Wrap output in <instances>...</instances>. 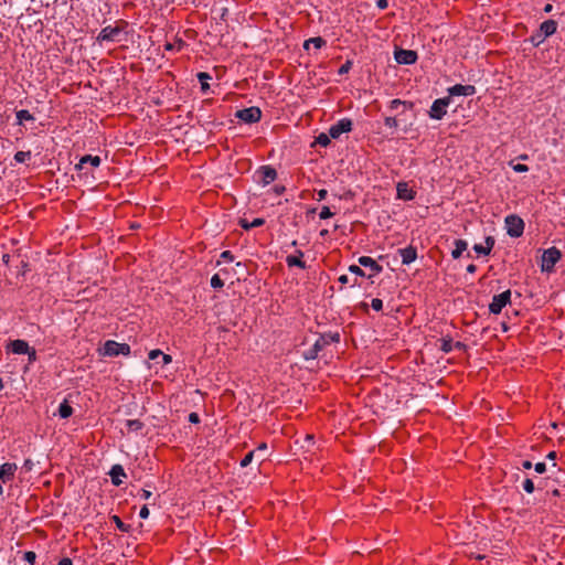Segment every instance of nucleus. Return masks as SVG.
Instances as JSON below:
<instances>
[{
    "label": "nucleus",
    "mask_w": 565,
    "mask_h": 565,
    "mask_svg": "<svg viewBox=\"0 0 565 565\" xmlns=\"http://www.w3.org/2000/svg\"><path fill=\"white\" fill-rule=\"evenodd\" d=\"M522 467H523L524 469H531V468H532V462H531L530 460H524V461L522 462Z\"/></svg>",
    "instance_id": "obj_62"
},
{
    "label": "nucleus",
    "mask_w": 565,
    "mask_h": 565,
    "mask_svg": "<svg viewBox=\"0 0 565 565\" xmlns=\"http://www.w3.org/2000/svg\"><path fill=\"white\" fill-rule=\"evenodd\" d=\"M473 250L479 254V255H484V256H488L489 255V248L488 247H484L482 244H475L473 245Z\"/></svg>",
    "instance_id": "obj_40"
},
{
    "label": "nucleus",
    "mask_w": 565,
    "mask_h": 565,
    "mask_svg": "<svg viewBox=\"0 0 565 565\" xmlns=\"http://www.w3.org/2000/svg\"><path fill=\"white\" fill-rule=\"evenodd\" d=\"M399 106H403L404 109H413L415 104L409 100H401V99L396 98V99L391 100L390 105H388L390 109H392V110L397 109Z\"/></svg>",
    "instance_id": "obj_25"
},
{
    "label": "nucleus",
    "mask_w": 565,
    "mask_h": 565,
    "mask_svg": "<svg viewBox=\"0 0 565 565\" xmlns=\"http://www.w3.org/2000/svg\"><path fill=\"white\" fill-rule=\"evenodd\" d=\"M109 476L113 484L118 487L122 483L121 477H126V472L121 465H114L109 471Z\"/></svg>",
    "instance_id": "obj_18"
},
{
    "label": "nucleus",
    "mask_w": 565,
    "mask_h": 565,
    "mask_svg": "<svg viewBox=\"0 0 565 565\" xmlns=\"http://www.w3.org/2000/svg\"><path fill=\"white\" fill-rule=\"evenodd\" d=\"M264 224H265V220L262 217L254 218L252 222L247 221L246 218L239 220L241 227L246 231L252 230L254 227L263 226Z\"/></svg>",
    "instance_id": "obj_22"
},
{
    "label": "nucleus",
    "mask_w": 565,
    "mask_h": 565,
    "mask_svg": "<svg viewBox=\"0 0 565 565\" xmlns=\"http://www.w3.org/2000/svg\"><path fill=\"white\" fill-rule=\"evenodd\" d=\"M349 271L356 275V276H360V277H364L365 276V273L364 270L360 267V264L359 265H351L349 267Z\"/></svg>",
    "instance_id": "obj_41"
},
{
    "label": "nucleus",
    "mask_w": 565,
    "mask_h": 565,
    "mask_svg": "<svg viewBox=\"0 0 565 565\" xmlns=\"http://www.w3.org/2000/svg\"><path fill=\"white\" fill-rule=\"evenodd\" d=\"M17 124L22 125L23 121H33L34 116L26 109H21L15 113Z\"/></svg>",
    "instance_id": "obj_26"
},
{
    "label": "nucleus",
    "mask_w": 565,
    "mask_h": 565,
    "mask_svg": "<svg viewBox=\"0 0 565 565\" xmlns=\"http://www.w3.org/2000/svg\"><path fill=\"white\" fill-rule=\"evenodd\" d=\"M189 422L192 423V424H198L200 423V416L198 413H190L189 414Z\"/></svg>",
    "instance_id": "obj_50"
},
{
    "label": "nucleus",
    "mask_w": 565,
    "mask_h": 565,
    "mask_svg": "<svg viewBox=\"0 0 565 565\" xmlns=\"http://www.w3.org/2000/svg\"><path fill=\"white\" fill-rule=\"evenodd\" d=\"M23 467L26 469V470H31L32 467H33V462L31 459H25L24 460V463H23Z\"/></svg>",
    "instance_id": "obj_59"
},
{
    "label": "nucleus",
    "mask_w": 565,
    "mask_h": 565,
    "mask_svg": "<svg viewBox=\"0 0 565 565\" xmlns=\"http://www.w3.org/2000/svg\"><path fill=\"white\" fill-rule=\"evenodd\" d=\"M211 75L206 72H200L198 73V79L201 84V90L202 93H206L210 89L209 81L211 79Z\"/></svg>",
    "instance_id": "obj_27"
},
{
    "label": "nucleus",
    "mask_w": 565,
    "mask_h": 565,
    "mask_svg": "<svg viewBox=\"0 0 565 565\" xmlns=\"http://www.w3.org/2000/svg\"><path fill=\"white\" fill-rule=\"evenodd\" d=\"M102 160L98 156L86 154L81 158L78 164H76V169H83L85 164L89 163L92 167H98Z\"/></svg>",
    "instance_id": "obj_21"
},
{
    "label": "nucleus",
    "mask_w": 565,
    "mask_h": 565,
    "mask_svg": "<svg viewBox=\"0 0 565 565\" xmlns=\"http://www.w3.org/2000/svg\"><path fill=\"white\" fill-rule=\"evenodd\" d=\"M384 125L395 130L398 127V120L396 117L387 116L384 118Z\"/></svg>",
    "instance_id": "obj_34"
},
{
    "label": "nucleus",
    "mask_w": 565,
    "mask_h": 565,
    "mask_svg": "<svg viewBox=\"0 0 565 565\" xmlns=\"http://www.w3.org/2000/svg\"><path fill=\"white\" fill-rule=\"evenodd\" d=\"M358 262L360 266L369 268L372 271V275L369 277L376 276L383 271V267L370 256H361Z\"/></svg>",
    "instance_id": "obj_12"
},
{
    "label": "nucleus",
    "mask_w": 565,
    "mask_h": 565,
    "mask_svg": "<svg viewBox=\"0 0 565 565\" xmlns=\"http://www.w3.org/2000/svg\"><path fill=\"white\" fill-rule=\"evenodd\" d=\"M450 104V96L449 97H443L434 100L433 105L430 106V109L428 111V116L431 119L440 120L444 118V116L447 114V107Z\"/></svg>",
    "instance_id": "obj_5"
},
{
    "label": "nucleus",
    "mask_w": 565,
    "mask_h": 565,
    "mask_svg": "<svg viewBox=\"0 0 565 565\" xmlns=\"http://www.w3.org/2000/svg\"><path fill=\"white\" fill-rule=\"evenodd\" d=\"M32 157L31 154V151H18L15 154H14V160L15 162L18 163H24L26 162L28 160H30Z\"/></svg>",
    "instance_id": "obj_33"
},
{
    "label": "nucleus",
    "mask_w": 565,
    "mask_h": 565,
    "mask_svg": "<svg viewBox=\"0 0 565 565\" xmlns=\"http://www.w3.org/2000/svg\"><path fill=\"white\" fill-rule=\"evenodd\" d=\"M36 558V554L33 551H28L23 554V559L30 565H33Z\"/></svg>",
    "instance_id": "obj_39"
},
{
    "label": "nucleus",
    "mask_w": 565,
    "mask_h": 565,
    "mask_svg": "<svg viewBox=\"0 0 565 565\" xmlns=\"http://www.w3.org/2000/svg\"><path fill=\"white\" fill-rule=\"evenodd\" d=\"M143 424L139 419H129L127 420V427L129 430H140Z\"/></svg>",
    "instance_id": "obj_36"
},
{
    "label": "nucleus",
    "mask_w": 565,
    "mask_h": 565,
    "mask_svg": "<svg viewBox=\"0 0 565 565\" xmlns=\"http://www.w3.org/2000/svg\"><path fill=\"white\" fill-rule=\"evenodd\" d=\"M266 449H267V444H265V443H262V444L257 447V450H258V451L266 450Z\"/></svg>",
    "instance_id": "obj_64"
},
{
    "label": "nucleus",
    "mask_w": 565,
    "mask_h": 565,
    "mask_svg": "<svg viewBox=\"0 0 565 565\" xmlns=\"http://www.w3.org/2000/svg\"><path fill=\"white\" fill-rule=\"evenodd\" d=\"M330 132L328 134L321 132L316 137V143L320 145L321 147H327L330 145L331 141Z\"/></svg>",
    "instance_id": "obj_30"
},
{
    "label": "nucleus",
    "mask_w": 565,
    "mask_h": 565,
    "mask_svg": "<svg viewBox=\"0 0 565 565\" xmlns=\"http://www.w3.org/2000/svg\"><path fill=\"white\" fill-rule=\"evenodd\" d=\"M439 349L444 352V353H449L452 351L454 349V341L451 338H443L440 340V347Z\"/></svg>",
    "instance_id": "obj_29"
},
{
    "label": "nucleus",
    "mask_w": 565,
    "mask_h": 565,
    "mask_svg": "<svg viewBox=\"0 0 565 565\" xmlns=\"http://www.w3.org/2000/svg\"><path fill=\"white\" fill-rule=\"evenodd\" d=\"M235 117L245 124H255L262 119V110L259 107L252 106L237 110Z\"/></svg>",
    "instance_id": "obj_6"
},
{
    "label": "nucleus",
    "mask_w": 565,
    "mask_h": 565,
    "mask_svg": "<svg viewBox=\"0 0 565 565\" xmlns=\"http://www.w3.org/2000/svg\"><path fill=\"white\" fill-rule=\"evenodd\" d=\"M512 166V169L515 171V172H527L529 171V167L526 164H523V163H515V164H511Z\"/></svg>",
    "instance_id": "obj_46"
},
{
    "label": "nucleus",
    "mask_w": 565,
    "mask_h": 565,
    "mask_svg": "<svg viewBox=\"0 0 565 565\" xmlns=\"http://www.w3.org/2000/svg\"><path fill=\"white\" fill-rule=\"evenodd\" d=\"M511 290L507 289L499 295H494L492 297V301L489 305V312L492 315H499L501 313L502 309L511 303Z\"/></svg>",
    "instance_id": "obj_3"
},
{
    "label": "nucleus",
    "mask_w": 565,
    "mask_h": 565,
    "mask_svg": "<svg viewBox=\"0 0 565 565\" xmlns=\"http://www.w3.org/2000/svg\"><path fill=\"white\" fill-rule=\"evenodd\" d=\"M224 286L223 279H221L218 274H215L211 278V287L214 289H220Z\"/></svg>",
    "instance_id": "obj_35"
},
{
    "label": "nucleus",
    "mask_w": 565,
    "mask_h": 565,
    "mask_svg": "<svg viewBox=\"0 0 565 565\" xmlns=\"http://www.w3.org/2000/svg\"><path fill=\"white\" fill-rule=\"evenodd\" d=\"M139 516L141 519H147L149 516V509L147 505H143L139 511Z\"/></svg>",
    "instance_id": "obj_53"
},
{
    "label": "nucleus",
    "mask_w": 565,
    "mask_h": 565,
    "mask_svg": "<svg viewBox=\"0 0 565 565\" xmlns=\"http://www.w3.org/2000/svg\"><path fill=\"white\" fill-rule=\"evenodd\" d=\"M303 253L301 250H297L295 255H288L286 257V264L289 267H299L301 269L306 268V263L302 260Z\"/></svg>",
    "instance_id": "obj_19"
},
{
    "label": "nucleus",
    "mask_w": 565,
    "mask_h": 565,
    "mask_svg": "<svg viewBox=\"0 0 565 565\" xmlns=\"http://www.w3.org/2000/svg\"><path fill=\"white\" fill-rule=\"evenodd\" d=\"M534 469L537 473H544L546 471V465L544 462H537Z\"/></svg>",
    "instance_id": "obj_49"
},
{
    "label": "nucleus",
    "mask_w": 565,
    "mask_h": 565,
    "mask_svg": "<svg viewBox=\"0 0 565 565\" xmlns=\"http://www.w3.org/2000/svg\"><path fill=\"white\" fill-rule=\"evenodd\" d=\"M371 307L375 311H381L383 308V301L379 298H374V299H372Z\"/></svg>",
    "instance_id": "obj_44"
},
{
    "label": "nucleus",
    "mask_w": 565,
    "mask_h": 565,
    "mask_svg": "<svg viewBox=\"0 0 565 565\" xmlns=\"http://www.w3.org/2000/svg\"><path fill=\"white\" fill-rule=\"evenodd\" d=\"M257 173L260 175V182L264 185L274 182L277 178V171L271 166H262Z\"/></svg>",
    "instance_id": "obj_13"
},
{
    "label": "nucleus",
    "mask_w": 565,
    "mask_h": 565,
    "mask_svg": "<svg viewBox=\"0 0 565 565\" xmlns=\"http://www.w3.org/2000/svg\"><path fill=\"white\" fill-rule=\"evenodd\" d=\"M394 57L398 64L412 65L417 61L418 55L416 51L399 49L395 51Z\"/></svg>",
    "instance_id": "obj_10"
},
{
    "label": "nucleus",
    "mask_w": 565,
    "mask_h": 565,
    "mask_svg": "<svg viewBox=\"0 0 565 565\" xmlns=\"http://www.w3.org/2000/svg\"><path fill=\"white\" fill-rule=\"evenodd\" d=\"M161 354H162V351H160L158 349L157 350H151L149 352V359L150 360H156L158 356H161Z\"/></svg>",
    "instance_id": "obj_54"
},
{
    "label": "nucleus",
    "mask_w": 565,
    "mask_h": 565,
    "mask_svg": "<svg viewBox=\"0 0 565 565\" xmlns=\"http://www.w3.org/2000/svg\"><path fill=\"white\" fill-rule=\"evenodd\" d=\"M327 195H328V191L326 189H320L317 192V196H318L317 200L322 201L327 198Z\"/></svg>",
    "instance_id": "obj_52"
},
{
    "label": "nucleus",
    "mask_w": 565,
    "mask_h": 565,
    "mask_svg": "<svg viewBox=\"0 0 565 565\" xmlns=\"http://www.w3.org/2000/svg\"><path fill=\"white\" fill-rule=\"evenodd\" d=\"M29 348V343L21 339L12 340L7 344V351L13 354H25Z\"/></svg>",
    "instance_id": "obj_15"
},
{
    "label": "nucleus",
    "mask_w": 565,
    "mask_h": 565,
    "mask_svg": "<svg viewBox=\"0 0 565 565\" xmlns=\"http://www.w3.org/2000/svg\"><path fill=\"white\" fill-rule=\"evenodd\" d=\"M467 242L465 239H456L455 241V248L451 252V256L454 259H458L462 253L467 249Z\"/></svg>",
    "instance_id": "obj_23"
},
{
    "label": "nucleus",
    "mask_w": 565,
    "mask_h": 565,
    "mask_svg": "<svg viewBox=\"0 0 565 565\" xmlns=\"http://www.w3.org/2000/svg\"><path fill=\"white\" fill-rule=\"evenodd\" d=\"M18 466L14 462H4L0 466V495L3 493L2 484L14 479Z\"/></svg>",
    "instance_id": "obj_7"
},
{
    "label": "nucleus",
    "mask_w": 565,
    "mask_h": 565,
    "mask_svg": "<svg viewBox=\"0 0 565 565\" xmlns=\"http://www.w3.org/2000/svg\"><path fill=\"white\" fill-rule=\"evenodd\" d=\"M312 44L316 49H321L326 45V40L321 36L310 38L309 40L305 41L303 47L308 49L309 45Z\"/></svg>",
    "instance_id": "obj_28"
},
{
    "label": "nucleus",
    "mask_w": 565,
    "mask_h": 565,
    "mask_svg": "<svg viewBox=\"0 0 565 565\" xmlns=\"http://www.w3.org/2000/svg\"><path fill=\"white\" fill-rule=\"evenodd\" d=\"M397 199L412 201L415 199L416 192L408 186L406 182H398L396 185Z\"/></svg>",
    "instance_id": "obj_17"
},
{
    "label": "nucleus",
    "mask_w": 565,
    "mask_h": 565,
    "mask_svg": "<svg viewBox=\"0 0 565 565\" xmlns=\"http://www.w3.org/2000/svg\"><path fill=\"white\" fill-rule=\"evenodd\" d=\"M450 96H472L476 94V87L473 85H461L456 84L448 88Z\"/></svg>",
    "instance_id": "obj_14"
},
{
    "label": "nucleus",
    "mask_w": 565,
    "mask_h": 565,
    "mask_svg": "<svg viewBox=\"0 0 565 565\" xmlns=\"http://www.w3.org/2000/svg\"><path fill=\"white\" fill-rule=\"evenodd\" d=\"M523 490L527 493H532L534 491V482L532 481V479L530 478H526L524 481H523Z\"/></svg>",
    "instance_id": "obj_37"
},
{
    "label": "nucleus",
    "mask_w": 565,
    "mask_h": 565,
    "mask_svg": "<svg viewBox=\"0 0 565 565\" xmlns=\"http://www.w3.org/2000/svg\"><path fill=\"white\" fill-rule=\"evenodd\" d=\"M161 358H162V363H163V365H167V364H169V363H171V362H172V358H171V355H169V354H164V353L162 352Z\"/></svg>",
    "instance_id": "obj_56"
},
{
    "label": "nucleus",
    "mask_w": 565,
    "mask_h": 565,
    "mask_svg": "<svg viewBox=\"0 0 565 565\" xmlns=\"http://www.w3.org/2000/svg\"><path fill=\"white\" fill-rule=\"evenodd\" d=\"M151 495H152V492L150 490H147V489H142L141 490V498L142 499L148 500V499H150Z\"/></svg>",
    "instance_id": "obj_58"
},
{
    "label": "nucleus",
    "mask_w": 565,
    "mask_h": 565,
    "mask_svg": "<svg viewBox=\"0 0 565 565\" xmlns=\"http://www.w3.org/2000/svg\"><path fill=\"white\" fill-rule=\"evenodd\" d=\"M57 565H73V561L68 557H63L58 561Z\"/></svg>",
    "instance_id": "obj_57"
},
{
    "label": "nucleus",
    "mask_w": 565,
    "mask_h": 565,
    "mask_svg": "<svg viewBox=\"0 0 565 565\" xmlns=\"http://www.w3.org/2000/svg\"><path fill=\"white\" fill-rule=\"evenodd\" d=\"M121 33V29L118 26L107 25L103 28L97 35L98 42H114L117 41L118 35Z\"/></svg>",
    "instance_id": "obj_11"
},
{
    "label": "nucleus",
    "mask_w": 565,
    "mask_h": 565,
    "mask_svg": "<svg viewBox=\"0 0 565 565\" xmlns=\"http://www.w3.org/2000/svg\"><path fill=\"white\" fill-rule=\"evenodd\" d=\"M111 521L115 523L116 527L124 533L129 532L130 525L124 523L118 515H113Z\"/></svg>",
    "instance_id": "obj_31"
},
{
    "label": "nucleus",
    "mask_w": 565,
    "mask_h": 565,
    "mask_svg": "<svg viewBox=\"0 0 565 565\" xmlns=\"http://www.w3.org/2000/svg\"><path fill=\"white\" fill-rule=\"evenodd\" d=\"M333 216V213L331 212L330 207L329 206H322L321 211H320V214H319V217L321 220H327L329 217Z\"/></svg>",
    "instance_id": "obj_42"
},
{
    "label": "nucleus",
    "mask_w": 565,
    "mask_h": 565,
    "mask_svg": "<svg viewBox=\"0 0 565 565\" xmlns=\"http://www.w3.org/2000/svg\"><path fill=\"white\" fill-rule=\"evenodd\" d=\"M29 359V363H33L36 361V351L34 348L30 347L29 352L25 353Z\"/></svg>",
    "instance_id": "obj_47"
},
{
    "label": "nucleus",
    "mask_w": 565,
    "mask_h": 565,
    "mask_svg": "<svg viewBox=\"0 0 565 565\" xmlns=\"http://www.w3.org/2000/svg\"><path fill=\"white\" fill-rule=\"evenodd\" d=\"M184 44L185 43L182 40L179 39V40L174 41L173 43H169V42L166 43L164 44V50L166 51H177V52H179V51L182 50Z\"/></svg>",
    "instance_id": "obj_32"
},
{
    "label": "nucleus",
    "mask_w": 565,
    "mask_h": 565,
    "mask_svg": "<svg viewBox=\"0 0 565 565\" xmlns=\"http://www.w3.org/2000/svg\"><path fill=\"white\" fill-rule=\"evenodd\" d=\"M327 337V340L329 341V344L331 342H338L340 337H339V333H329V334H324Z\"/></svg>",
    "instance_id": "obj_51"
},
{
    "label": "nucleus",
    "mask_w": 565,
    "mask_h": 565,
    "mask_svg": "<svg viewBox=\"0 0 565 565\" xmlns=\"http://www.w3.org/2000/svg\"><path fill=\"white\" fill-rule=\"evenodd\" d=\"M73 407L68 404V402L66 399H64L60 406H58V411H57V414L61 418H68L73 415Z\"/></svg>",
    "instance_id": "obj_24"
},
{
    "label": "nucleus",
    "mask_w": 565,
    "mask_h": 565,
    "mask_svg": "<svg viewBox=\"0 0 565 565\" xmlns=\"http://www.w3.org/2000/svg\"><path fill=\"white\" fill-rule=\"evenodd\" d=\"M254 454H255V451L252 450V451H249L248 454L245 455V457L241 460V467L242 468L247 467L252 462V460L254 458Z\"/></svg>",
    "instance_id": "obj_38"
},
{
    "label": "nucleus",
    "mask_w": 565,
    "mask_h": 565,
    "mask_svg": "<svg viewBox=\"0 0 565 565\" xmlns=\"http://www.w3.org/2000/svg\"><path fill=\"white\" fill-rule=\"evenodd\" d=\"M130 345L127 343H118L114 340H107L103 348V355L106 356H117V355H129L130 354Z\"/></svg>",
    "instance_id": "obj_2"
},
{
    "label": "nucleus",
    "mask_w": 565,
    "mask_h": 565,
    "mask_svg": "<svg viewBox=\"0 0 565 565\" xmlns=\"http://www.w3.org/2000/svg\"><path fill=\"white\" fill-rule=\"evenodd\" d=\"M556 29L557 23L554 20H546L540 26V31L544 35L543 39L553 35L556 32Z\"/></svg>",
    "instance_id": "obj_20"
},
{
    "label": "nucleus",
    "mask_w": 565,
    "mask_h": 565,
    "mask_svg": "<svg viewBox=\"0 0 565 565\" xmlns=\"http://www.w3.org/2000/svg\"><path fill=\"white\" fill-rule=\"evenodd\" d=\"M505 227L507 233L511 237H520L524 232V222L523 220L518 215H508L505 217Z\"/></svg>",
    "instance_id": "obj_4"
},
{
    "label": "nucleus",
    "mask_w": 565,
    "mask_h": 565,
    "mask_svg": "<svg viewBox=\"0 0 565 565\" xmlns=\"http://www.w3.org/2000/svg\"><path fill=\"white\" fill-rule=\"evenodd\" d=\"M338 280H339V282L344 285V284L349 282V277L347 275H341Z\"/></svg>",
    "instance_id": "obj_61"
},
{
    "label": "nucleus",
    "mask_w": 565,
    "mask_h": 565,
    "mask_svg": "<svg viewBox=\"0 0 565 565\" xmlns=\"http://www.w3.org/2000/svg\"><path fill=\"white\" fill-rule=\"evenodd\" d=\"M467 271L469 274H475L477 271V266L475 264H470L467 266Z\"/></svg>",
    "instance_id": "obj_60"
},
{
    "label": "nucleus",
    "mask_w": 565,
    "mask_h": 565,
    "mask_svg": "<svg viewBox=\"0 0 565 565\" xmlns=\"http://www.w3.org/2000/svg\"><path fill=\"white\" fill-rule=\"evenodd\" d=\"M398 254L402 258V264L409 265L417 258V248L413 245H408L405 248H399Z\"/></svg>",
    "instance_id": "obj_16"
},
{
    "label": "nucleus",
    "mask_w": 565,
    "mask_h": 565,
    "mask_svg": "<svg viewBox=\"0 0 565 565\" xmlns=\"http://www.w3.org/2000/svg\"><path fill=\"white\" fill-rule=\"evenodd\" d=\"M329 344V341L327 340L326 335H319L315 343L308 349L302 352V356L305 360H315L319 352Z\"/></svg>",
    "instance_id": "obj_9"
},
{
    "label": "nucleus",
    "mask_w": 565,
    "mask_h": 565,
    "mask_svg": "<svg viewBox=\"0 0 565 565\" xmlns=\"http://www.w3.org/2000/svg\"><path fill=\"white\" fill-rule=\"evenodd\" d=\"M220 257H221V259H223L225 262H233L234 260V256H233L231 250L222 252Z\"/></svg>",
    "instance_id": "obj_48"
},
{
    "label": "nucleus",
    "mask_w": 565,
    "mask_h": 565,
    "mask_svg": "<svg viewBox=\"0 0 565 565\" xmlns=\"http://www.w3.org/2000/svg\"><path fill=\"white\" fill-rule=\"evenodd\" d=\"M495 239L492 236H487L484 239V247L489 248V254L491 253L492 248L494 247Z\"/></svg>",
    "instance_id": "obj_45"
},
{
    "label": "nucleus",
    "mask_w": 565,
    "mask_h": 565,
    "mask_svg": "<svg viewBox=\"0 0 565 565\" xmlns=\"http://www.w3.org/2000/svg\"><path fill=\"white\" fill-rule=\"evenodd\" d=\"M562 258V253L556 247H550L543 252L541 260V270L543 273H552L556 263Z\"/></svg>",
    "instance_id": "obj_1"
},
{
    "label": "nucleus",
    "mask_w": 565,
    "mask_h": 565,
    "mask_svg": "<svg viewBox=\"0 0 565 565\" xmlns=\"http://www.w3.org/2000/svg\"><path fill=\"white\" fill-rule=\"evenodd\" d=\"M376 6L381 10H385L388 7L387 0H377Z\"/></svg>",
    "instance_id": "obj_55"
},
{
    "label": "nucleus",
    "mask_w": 565,
    "mask_h": 565,
    "mask_svg": "<svg viewBox=\"0 0 565 565\" xmlns=\"http://www.w3.org/2000/svg\"><path fill=\"white\" fill-rule=\"evenodd\" d=\"M353 128V122L350 118H342L329 128L332 139H338L344 132H350Z\"/></svg>",
    "instance_id": "obj_8"
},
{
    "label": "nucleus",
    "mask_w": 565,
    "mask_h": 565,
    "mask_svg": "<svg viewBox=\"0 0 565 565\" xmlns=\"http://www.w3.org/2000/svg\"><path fill=\"white\" fill-rule=\"evenodd\" d=\"M547 459H551V460H554L556 458V452L555 451H551L547 454L546 456Z\"/></svg>",
    "instance_id": "obj_63"
},
{
    "label": "nucleus",
    "mask_w": 565,
    "mask_h": 565,
    "mask_svg": "<svg viewBox=\"0 0 565 565\" xmlns=\"http://www.w3.org/2000/svg\"><path fill=\"white\" fill-rule=\"evenodd\" d=\"M351 67H352V62L351 61H347L344 64H342L340 66V68L338 70V74L339 75H344V74L349 73Z\"/></svg>",
    "instance_id": "obj_43"
}]
</instances>
